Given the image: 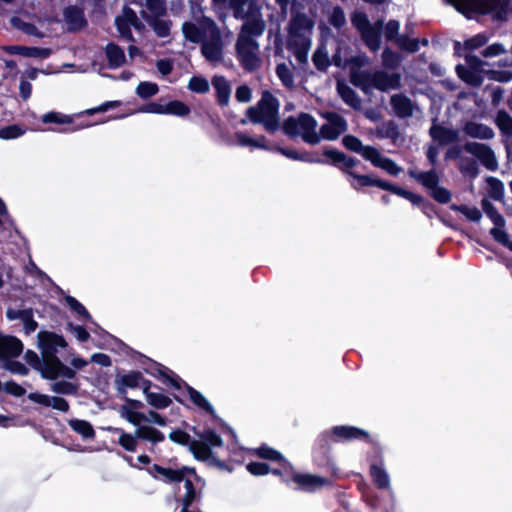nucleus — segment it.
Returning a JSON list of instances; mask_svg holds the SVG:
<instances>
[{"mask_svg": "<svg viewBox=\"0 0 512 512\" xmlns=\"http://www.w3.org/2000/svg\"><path fill=\"white\" fill-rule=\"evenodd\" d=\"M336 66H345L350 64V78L351 82L361 88L365 93L370 89L376 88L382 91L397 89L400 86V75L397 73L387 74L382 71L370 73L362 71L361 67L368 64L369 60L365 55L352 57L351 59L342 56L339 49L334 57Z\"/></svg>", "mask_w": 512, "mask_h": 512, "instance_id": "f257e3e1", "label": "nucleus"}, {"mask_svg": "<svg viewBox=\"0 0 512 512\" xmlns=\"http://www.w3.org/2000/svg\"><path fill=\"white\" fill-rule=\"evenodd\" d=\"M38 348L42 353V361H38L39 372L43 378L54 380L58 377L72 379L75 371L64 365L58 357L55 356L58 348H64L66 341L58 334L40 331L37 335Z\"/></svg>", "mask_w": 512, "mask_h": 512, "instance_id": "f03ea898", "label": "nucleus"}, {"mask_svg": "<svg viewBox=\"0 0 512 512\" xmlns=\"http://www.w3.org/2000/svg\"><path fill=\"white\" fill-rule=\"evenodd\" d=\"M313 27V21L302 13L294 14L290 20L287 46L300 66L306 65L308 62Z\"/></svg>", "mask_w": 512, "mask_h": 512, "instance_id": "7ed1b4c3", "label": "nucleus"}, {"mask_svg": "<svg viewBox=\"0 0 512 512\" xmlns=\"http://www.w3.org/2000/svg\"><path fill=\"white\" fill-rule=\"evenodd\" d=\"M344 146L370 161L375 167L381 168L391 175H397L401 169L389 158L383 156L376 148L364 146L362 142L352 135H346L342 140Z\"/></svg>", "mask_w": 512, "mask_h": 512, "instance_id": "20e7f679", "label": "nucleus"}, {"mask_svg": "<svg viewBox=\"0 0 512 512\" xmlns=\"http://www.w3.org/2000/svg\"><path fill=\"white\" fill-rule=\"evenodd\" d=\"M229 5L236 18L245 20L242 29L252 30L256 35L263 34L265 22L260 7L254 0H229Z\"/></svg>", "mask_w": 512, "mask_h": 512, "instance_id": "39448f33", "label": "nucleus"}, {"mask_svg": "<svg viewBox=\"0 0 512 512\" xmlns=\"http://www.w3.org/2000/svg\"><path fill=\"white\" fill-rule=\"evenodd\" d=\"M252 30L241 29L236 43L237 56L242 66L249 71L256 70L261 65L260 48Z\"/></svg>", "mask_w": 512, "mask_h": 512, "instance_id": "423d86ee", "label": "nucleus"}, {"mask_svg": "<svg viewBox=\"0 0 512 512\" xmlns=\"http://www.w3.org/2000/svg\"><path fill=\"white\" fill-rule=\"evenodd\" d=\"M278 101L270 94L264 93L256 107L247 110V115L254 123H262L267 130L278 126Z\"/></svg>", "mask_w": 512, "mask_h": 512, "instance_id": "0eeeda50", "label": "nucleus"}, {"mask_svg": "<svg viewBox=\"0 0 512 512\" xmlns=\"http://www.w3.org/2000/svg\"><path fill=\"white\" fill-rule=\"evenodd\" d=\"M284 131L292 136H301L309 144H318L321 141L317 121L308 114L288 118L284 123Z\"/></svg>", "mask_w": 512, "mask_h": 512, "instance_id": "6e6552de", "label": "nucleus"}, {"mask_svg": "<svg viewBox=\"0 0 512 512\" xmlns=\"http://www.w3.org/2000/svg\"><path fill=\"white\" fill-rule=\"evenodd\" d=\"M207 38L202 42V54L207 61L217 65L223 60V42L215 22H206Z\"/></svg>", "mask_w": 512, "mask_h": 512, "instance_id": "1a4fd4ad", "label": "nucleus"}, {"mask_svg": "<svg viewBox=\"0 0 512 512\" xmlns=\"http://www.w3.org/2000/svg\"><path fill=\"white\" fill-rule=\"evenodd\" d=\"M22 350L23 344L18 338L0 333V365L6 366L13 372L25 374L27 369L22 364L7 365V360L19 356Z\"/></svg>", "mask_w": 512, "mask_h": 512, "instance_id": "9d476101", "label": "nucleus"}, {"mask_svg": "<svg viewBox=\"0 0 512 512\" xmlns=\"http://www.w3.org/2000/svg\"><path fill=\"white\" fill-rule=\"evenodd\" d=\"M199 437V440H194L190 443V451L197 459H209L211 457V448L223 445L222 438L212 430H205Z\"/></svg>", "mask_w": 512, "mask_h": 512, "instance_id": "9b49d317", "label": "nucleus"}, {"mask_svg": "<svg viewBox=\"0 0 512 512\" xmlns=\"http://www.w3.org/2000/svg\"><path fill=\"white\" fill-rule=\"evenodd\" d=\"M323 117L326 119V122L319 130L321 140H335L347 130V122L342 116L328 112Z\"/></svg>", "mask_w": 512, "mask_h": 512, "instance_id": "f8f14e48", "label": "nucleus"}, {"mask_svg": "<svg viewBox=\"0 0 512 512\" xmlns=\"http://www.w3.org/2000/svg\"><path fill=\"white\" fill-rule=\"evenodd\" d=\"M467 63L468 67H456L459 77L470 85L479 86L483 81L481 68L485 63L475 56H467Z\"/></svg>", "mask_w": 512, "mask_h": 512, "instance_id": "ddd939ff", "label": "nucleus"}, {"mask_svg": "<svg viewBox=\"0 0 512 512\" xmlns=\"http://www.w3.org/2000/svg\"><path fill=\"white\" fill-rule=\"evenodd\" d=\"M459 12L466 14L472 11L489 12L497 7L500 0H446Z\"/></svg>", "mask_w": 512, "mask_h": 512, "instance_id": "4468645a", "label": "nucleus"}, {"mask_svg": "<svg viewBox=\"0 0 512 512\" xmlns=\"http://www.w3.org/2000/svg\"><path fill=\"white\" fill-rule=\"evenodd\" d=\"M466 152L477 157L489 170H495L498 166L494 152L485 144L469 142L464 146Z\"/></svg>", "mask_w": 512, "mask_h": 512, "instance_id": "2eb2a0df", "label": "nucleus"}, {"mask_svg": "<svg viewBox=\"0 0 512 512\" xmlns=\"http://www.w3.org/2000/svg\"><path fill=\"white\" fill-rule=\"evenodd\" d=\"M206 22L214 21L210 18L203 17L198 20L197 23L184 22L182 25V33L185 39L192 43H202L205 38H207Z\"/></svg>", "mask_w": 512, "mask_h": 512, "instance_id": "dca6fc26", "label": "nucleus"}, {"mask_svg": "<svg viewBox=\"0 0 512 512\" xmlns=\"http://www.w3.org/2000/svg\"><path fill=\"white\" fill-rule=\"evenodd\" d=\"M115 24L119 34L127 40L132 39L131 26L136 29L140 28L137 16L130 8H124L121 16H118L115 20Z\"/></svg>", "mask_w": 512, "mask_h": 512, "instance_id": "f3484780", "label": "nucleus"}, {"mask_svg": "<svg viewBox=\"0 0 512 512\" xmlns=\"http://www.w3.org/2000/svg\"><path fill=\"white\" fill-rule=\"evenodd\" d=\"M400 24L398 21L391 20L385 26V37L388 40H395L398 46L408 51H416L418 46L414 40H407L401 37H397Z\"/></svg>", "mask_w": 512, "mask_h": 512, "instance_id": "a211bd4d", "label": "nucleus"}, {"mask_svg": "<svg viewBox=\"0 0 512 512\" xmlns=\"http://www.w3.org/2000/svg\"><path fill=\"white\" fill-rule=\"evenodd\" d=\"M390 104L398 117L406 118L413 114L414 105L412 101L403 94L393 95Z\"/></svg>", "mask_w": 512, "mask_h": 512, "instance_id": "6ab92c4d", "label": "nucleus"}, {"mask_svg": "<svg viewBox=\"0 0 512 512\" xmlns=\"http://www.w3.org/2000/svg\"><path fill=\"white\" fill-rule=\"evenodd\" d=\"M347 177H348V182L350 183V185L356 190H359L363 187H368V186H378L383 189H390L387 186L386 182L373 179L372 177H370L368 175H358V174L348 171Z\"/></svg>", "mask_w": 512, "mask_h": 512, "instance_id": "aec40b11", "label": "nucleus"}, {"mask_svg": "<svg viewBox=\"0 0 512 512\" xmlns=\"http://www.w3.org/2000/svg\"><path fill=\"white\" fill-rule=\"evenodd\" d=\"M293 480L300 488L307 491L316 490L327 483L326 479L312 474H295Z\"/></svg>", "mask_w": 512, "mask_h": 512, "instance_id": "412c9836", "label": "nucleus"}, {"mask_svg": "<svg viewBox=\"0 0 512 512\" xmlns=\"http://www.w3.org/2000/svg\"><path fill=\"white\" fill-rule=\"evenodd\" d=\"M430 135L440 144H449L455 142L458 139V133L455 130L436 125L431 127Z\"/></svg>", "mask_w": 512, "mask_h": 512, "instance_id": "4be33fe9", "label": "nucleus"}, {"mask_svg": "<svg viewBox=\"0 0 512 512\" xmlns=\"http://www.w3.org/2000/svg\"><path fill=\"white\" fill-rule=\"evenodd\" d=\"M464 131L473 138L491 139L494 136V132L490 127L476 122H468L465 125Z\"/></svg>", "mask_w": 512, "mask_h": 512, "instance_id": "5701e85b", "label": "nucleus"}, {"mask_svg": "<svg viewBox=\"0 0 512 512\" xmlns=\"http://www.w3.org/2000/svg\"><path fill=\"white\" fill-rule=\"evenodd\" d=\"M110 431L119 433L118 443L121 447H123L126 451L135 452L138 446L139 436L137 435V430L133 434L126 433L119 428H109Z\"/></svg>", "mask_w": 512, "mask_h": 512, "instance_id": "b1692460", "label": "nucleus"}, {"mask_svg": "<svg viewBox=\"0 0 512 512\" xmlns=\"http://www.w3.org/2000/svg\"><path fill=\"white\" fill-rule=\"evenodd\" d=\"M189 399L192 401V403L199 409L207 412L210 415L215 414V410L211 403L205 398L203 394H201L199 391L195 390L194 388L188 386L186 388Z\"/></svg>", "mask_w": 512, "mask_h": 512, "instance_id": "393cba45", "label": "nucleus"}, {"mask_svg": "<svg viewBox=\"0 0 512 512\" xmlns=\"http://www.w3.org/2000/svg\"><path fill=\"white\" fill-rule=\"evenodd\" d=\"M5 50L10 54H19L25 57H41L45 58L49 55L48 50L40 49L36 47H25V46H8Z\"/></svg>", "mask_w": 512, "mask_h": 512, "instance_id": "a878e982", "label": "nucleus"}, {"mask_svg": "<svg viewBox=\"0 0 512 512\" xmlns=\"http://www.w3.org/2000/svg\"><path fill=\"white\" fill-rule=\"evenodd\" d=\"M337 90L343 101L351 106L354 109H359L361 106V101L356 95V93L345 83L338 82Z\"/></svg>", "mask_w": 512, "mask_h": 512, "instance_id": "bb28decb", "label": "nucleus"}, {"mask_svg": "<svg viewBox=\"0 0 512 512\" xmlns=\"http://www.w3.org/2000/svg\"><path fill=\"white\" fill-rule=\"evenodd\" d=\"M212 84L217 92V97L221 105H226L229 101L230 86L225 78L216 76L212 80Z\"/></svg>", "mask_w": 512, "mask_h": 512, "instance_id": "cd10ccee", "label": "nucleus"}, {"mask_svg": "<svg viewBox=\"0 0 512 512\" xmlns=\"http://www.w3.org/2000/svg\"><path fill=\"white\" fill-rule=\"evenodd\" d=\"M136 430L139 439L147 440L152 443H158L164 440V435L162 432L148 425L140 424L139 426L136 427Z\"/></svg>", "mask_w": 512, "mask_h": 512, "instance_id": "c85d7f7f", "label": "nucleus"}, {"mask_svg": "<svg viewBox=\"0 0 512 512\" xmlns=\"http://www.w3.org/2000/svg\"><path fill=\"white\" fill-rule=\"evenodd\" d=\"M333 433L341 439H360L367 436L365 431L350 426L335 427Z\"/></svg>", "mask_w": 512, "mask_h": 512, "instance_id": "c756f323", "label": "nucleus"}, {"mask_svg": "<svg viewBox=\"0 0 512 512\" xmlns=\"http://www.w3.org/2000/svg\"><path fill=\"white\" fill-rule=\"evenodd\" d=\"M147 22L153 28L159 37H167L170 33L171 23L166 19L156 17H146Z\"/></svg>", "mask_w": 512, "mask_h": 512, "instance_id": "7c9ffc66", "label": "nucleus"}, {"mask_svg": "<svg viewBox=\"0 0 512 512\" xmlns=\"http://www.w3.org/2000/svg\"><path fill=\"white\" fill-rule=\"evenodd\" d=\"M106 55L109 61V65L113 68H117L125 62V55L123 50L115 44L107 45Z\"/></svg>", "mask_w": 512, "mask_h": 512, "instance_id": "2f4dec72", "label": "nucleus"}, {"mask_svg": "<svg viewBox=\"0 0 512 512\" xmlns=\"http://www.w3.org/2000/svg\"><path fill=\"white\" fill-rule=\"evenodd\" d=\"M147 402L157 408L163 409L171 404V399L162 393L150 392L147 388L144 389Z\"/></svg>", "mask_w": 512, "mask_h": 512, "instance_id": "473e14b6", "label": "nucleus"}, {"mask_svg": "<svg viewBox=\"0 0 512 512\" xmlns=\"http://www.w3.org/2000/svg\"><path fill=\"white\" fill-rule=\"evenodd\" d=\"M69 426L73 431L80 434L84 438H93L94 437V430L92 425L85 421L80 419H71L69 420Z\"/></svg>", "mask_w": 512, "mask_h": 512, "instance_id": "72a5a7b5", "label": "nucleus"}, {"mask_svg": "<svg viewBox=\"0 0 512 512\" xmlns=\"http://www.w3.org/2000/svg\"><path fill=\"white\" fill-rule=\"evenodd\" d=\"M119 413L122 418L126 419L135 427L139 426L144 418L143 413L134 410L133 407L128 406L127 404L121 406Z\"/></svg>", "mask_w": 512, "mask_h": 512, "instance_id": "f704fd0d", "label": "nucleus"}, {"mask_svg": "<svg viewBox=\"0 0 512 512\" xmlns=\"http://www.w3.org/2000/svg\"><path fill=\"white\" fill-rule=\"evenodd\" d=\"M255 454L261 458L270 459L282 463L286 469L290 468V464L283 458V456L276 450L267 446H262L255 450Z\"/></svg>", "mask_w": 512, "mask_h": 512, "instance_id": "c9c22d12", "label": "nucleus"}, {"mask_svg": "<svg viewBox=\"0 0 512 512\" xmlns=\"http://www.w3.org/2000/svg\"><path fill=\"white\" fill-rule=\"evenodd\" d=\"M360 33L362 35L363 40L371 50L376 51L379 49L380 37L377 28L371 26Z\"/></svg>", "mask_w": 512, "mask_h": 512, "instance_id": "e433bc0d", "label": "nucleus"}, {"mask_svg": "<svg viewBox=\"0 0 512 512\" xmlns=\"http://www.w3.org/2000/svg\"><path fill=\"white\" fill-rule=\"evenodd\" d=\"M189 113H190L189 107L181 101L174 100V101L165 103V114L184 117V116H187Z\"/></svg>", "mask_w": 512, "mask_h": 512, "instance_id": "4c0bfd02", "label": "nucleus"}, {"mask_svg": "<svg viewBox=\"0 0 512 512\" xmlns=\"http://www.w3.org/2000/svg\"><path fill=\"white\" fill-rule=\"evenodd\" d=\"M50 389L56 394L72 395L77 392V385L66 380H61L52 383Z\"/></svg>", "mask_w": 512, "mask_h": 512, "instance_id": "58836bf2", "label": "nucleus"}, {"mask_svg": "<svg viewBox=\"0 0 512 512\" xmlns=\"http://www.w3.org/2000/svg\"><path fill=\"white\" fill-rule=\"evenodd\" d=\"M312 60H313L314 65L317 67V69H319V70L327 69L330 62H329L328 52L323 45L319 46L317 48V50L314 52Z\"/></svg>", "mask_w": 512, "mask_h": 512, "instance_id": "ea45409f", "label": "nucleus"}, {"mask_svg": "<svg viewBox=\"0 0 512 512\" xmlns=\"http://www.w3.org/2000/svg\"><path fill=\"white\" fill-rule=\"evenodd\" d=\"M235 139L237 141V144L240 146H250V147H256V148H266L264 145V138L260 137L258 139H254L250 136H248L245 133L237 132L235 134Z\"/></svg>", "mask_w": 512, "mask_h": 512, "instance_id": "a19ab883", "label": "nucleus"}, {"mask_svg": "<svg viewBox=\"0 0 512 512\" xmlns=\"http://www.w3.org/2000/svg\"><path fill=\"white\" fill-rule=\"evenodd\" d=\"M64 17L70 23L72 29H78L82 25V13L76 7L66 8L64 11Z\"/></svg>", "mask_w": 512, "mask_h": 512, "instance_id": "79ce46f5", "label": "nucleus"}, {"mask_svg": "<svg viewBox=\"0 0 512 512\" xmlns=\"http://www.w3.org/2000/svg\"><path fill=\"white\" fill-rule=\"evenodd\" d=\"M159 91L158 85L154 82H140L136 88V94L143 98L147 99L156 95Z\"/></svg>", "mask_w": 512, "mask_h": 512, "instance_id": "37998d69", "label": "nucleus"}, {"mask_svg": "<svg viewBox=\"0 0 512 512\" xmlns=\"http://www.w3.org/2000/svg\"><path fill=\"white\" fill-rule=\"evenodd\" d=\"M371 476L374 480V482L380 487V488H386L389 486L390 480L387 472L383 470L381 467L373 465L371 467Z\"/></svg>", "mask_w": 512, "mask_h": 512, "instance_id": "c03bdc74", "label": "nucleus"}, {"mask_svg": "<svg viewBox=\"0 0 512 512\" xmlns=\"http://www.w3.org/2000/svg\"><path fill=\"white\" fill-rule=\"evenodd\" d=\"M329 23L337 29L346 25V18L344 11L340 7H333L328 15Z\"/></svg>", "mask_w": 512, "mask_h": 512, "instance_id": "a18cd8bd", "label": "nucleus"}, {"mask_svg": "<svg viewBox=\"0 0 512 512\" xmlns=\"http://www.w3.org/2000/svg\"><path fill=\"white\" fill-rule=\"evenodd\" d=\"M415 178L429 190H432L438 186V176L434 171L419 172L415 174Z\"/></svg>", "mask_w": 512, "mask_h": 512, "instance_id": "49530a36", "label": "nucleus"}, {"mask_svg": "<svg viewBox=\"0 0 512 512\" xmlns=\"http://www.w3.org/2000/svg\"><path fill=\"white\" fill-rule=\"evenodd\" d=\"M451 209L461 212L470 221H480L482 215L479 209L476 207H470L466 205H452Z\"/></svg>", "mask_w": 512, "mask_h": 512, "instance_id": "de8ad7c7", "label": "nucleus"}, {"mask_svg": "<svg viewBox=\"0 0 512 512\" xmlns=\"http://www.w3.org/2000/svg\"><path fill=\"white\" fill-rule=\"evenodd\" d=\"M496 123L503 133L512 135V118L507 112L499 111L497 113Z\"/></svg>", "mask_w": 512, "mask_h": 512, "instance_id": "09e8293b", "label": "nucleus"}, {"mask_svg": "<svg viewBox=\"0 0 512 512\" xmlns=\"http://www.w3.org/2000/svg\"><path fill=\"white\" fill-rule=\"evenodd\" d=\"M325 154L331 158L335 163L343 164L346 168H351L355 165V160L353 158L347 157L341 152L335 150H327Z\"/></svg>", "mask_w": 512, "mask_h": 512, "instance_id": "8fccbe9b", "label": "nucleus"}, {"mask_svg": "<svg viewBox=\"0 0 512 512\" xmlns=\"http://www.w3.org/2000/svg\"><path fill=\"white\" fill-rule=\"evenodd\" d=\"M482 206L486 215L496 226H504L505 221L503 217L496 211V209L490 204L489 201L483 200Z\"/></svg>", "mask_w": 512, "mask_h": 512, "instance_id": "3c124183", "label": "nucleus"}, {"mask_svg": "<svg viewBox=\"0 0 512 512\" xmlns=\"http://www.w3.org/2000/svg\"><path fill=\"white\" fill-rule=\"evenodd\" d=\"M276 73L281 80V82L287 86L291 87L294 83V78L292 71L286 64H279L276 68Z\"/></svg>", "mask_w": 512, "mask_h": 512, "instance_id": "603ef678", "label": "nucleus"}, {"mask_svg": "<svg viewBox=\"0 0 512 512\" xmlns=\"http://www.w3.org/2000/svg\"><path fill=\"white\" fill-rule=\"evenodd\" d=\"M506 48L501 43H493L486 47L482 52L481 55L485 58H495L499 57L506 53Z\"/></svg>", "mask_w": 512, "mask_h": 512, "instance_id": "864d4df0", "label": "nucleus"}, {"mask_svg": "<svg viewBox=\"0 0 512 512\" xmlns=\"http://www.w3.org/2000/svg\"><path fill=\"white\" fill-rule=\"evenodd\" d=\"M42 121L44 123L69 124L72 122V119L70 116L61 113L49 112L43 115Z\"/></svg>", "mask_w": 512, "mask_h": 512, "instance_id": "5fc2aeb1", "label": "nucleus"}, {"mask_svg": "<svg viewBox=\"0 0 512 512\" xmlns=\"http://www.w3.org/2000/svg\"><path fill=\"white\" fill-rule=\"evenodd\" d=\"M188 88L196 93H205L209 90V83L205 78L193 77L189 81Z\"/></svg>", "mask_w": 512, "mask_h": 512, "instance_id": "6e6d98bb", "label": "nucleus"}, {"mask_svg": "<svg viewBox=\"0 0 512 512\" xmlns=\"http://www.w3.org/2000/svg\"><path fill=\"white\" fill-rule=\"evenodd\" d=\"M351 22L359 30V32H362L363 30L371 27L367 16L362 12H354L351 16Z\"/></svg>", "mask_w": 512, "mask_h": 512, "instance_id": "4d7b16f0", "label": "nucleus"}, {"mask_svg": "<svg viewBox=\"0 0 512 512\" xmlns=\"http://www.w3.org/2000/svg\"><path fill=\"white\" fill-rule=\"evenodd\" d=\"M11 23L13 27L25 32L28 35L40 36V33L34 25L26 23L19 18H12Z\"/></svg>", "mask_w": 512, "mask_h": 512, "instance_id": "13d9d810", "label": "nucleus"}, {"mask_svg": "<svg viewBox=\"0 0 512 512\" xmlns=\"http://www.w3.org/2000/svg\"><path fill=\"white\" fill-rule=\"evenodd\" d=\"M383 65L387 68H396L401 59L398 54L394 53L389 49H385L382 54Z\"/></svg>", "mask_w": 512, "mask_h": 512, "instance_id": "bf43d9fd", "label": "nucleus"}, {"mask_svg": "<svg viewBox=\"0 0 512 512\" xmlns=\"http://www.w3.org/2000/svg\"><path fill=\"white\" fill-rule=\"evenodd\" d=\"M65 300H66L67 305L70 307V309L72 311H74L75 313H77L78 315H80L86 319H90V314L88 313V311L75 298H73L71 296H67Z\"/></svg>", "mask_w": 512, "mask_h": 512, "instance_id": "052dcab7", "label": "nucleus"}, {"mask_svg": "<svg viewBox=\"0 0 512 512\" xmlns=\"http://www.w3.org/2000/svg\"><path fill=\"white\" fill-rule=\"evenodd\" d=\"M25 333L30 334L37 329V322L33 319L31 310H27L21 319Z\"/></svg>", "mask_w": 512, "mask_h": 512, "instance_id": "680f3d73", "label": "nucleus"}, {"mask_svg": "<svg viewBox=\"0 0 512 512\" xmlns=\"http://www.w3.org/2000/svg\"><path fill=\"white\" fill-rule=\"evenodd\" d=\"M142 376L140 373H130L121 377V384L128 388H135L140 385Z\"/></svg>", "mask_w": 512, "mask_h": 512, "instance_id": "e2e57ef3", "label": "nucleus"}, {"mask_svg": "<svg viewBox=\"0 0 512 512\" xmlns=\"http://www.w3.org/2000/svg\"><path fill=\"white\" fill-rule=\"evenodd\" d=\"M431 194L432 197L439 203H447L451 199L450 192L447 189L440 187L439 185L431 190Z\"/></svg>", "mask_w": 512, "mask_h": 512, "instance_id": "0e129e2a", "label": "nucleus"}, {"mask_svg": "<svg viewBox=\"0 0 512 512\" xmlns=\"http://www.w3.org/2000/svg\"><path fill=\"white\" fill-rule=\"evenodd\" d=\"M23 134V131L16 125L8 126L0 130V138L14 139Z\"/></svg>", "mask_w": 512, "mask_h": 512, "instance_id": "69168bd1", "label": "nucleus"}, {"mask_svg": "<svg viewBox=\"0 0 512 512\" xmlns=\"http://www.w3.org/2000/svg\"><path fill=\"white\" fill-rule=\"evenodd\" d=\"M488 42V37L485 34H478L470 39H468L465 43L466 47L469 49H477L479 47L484 46Z\"/></svg>", "mask_w": 512, "mask_h": 512, "instance_id": "338daca9", "label": "nucleus"}, {"mask_svg": "<svg viewBox=\"0 0 512 512\" xmlns=\"http://www.w3.org/2000/svg\"><path fill=\"white\" fill-rule=\"evenodd\" d=\"M489 77H490V79L498 81V82H509L512 80V71L511 70H506V71L492 70L489 72Z\"/></svg>", "mask_w": 512, "mask_h": 512, "instance_id": "774afa93", "label": "nucleus"}]
</instances>
